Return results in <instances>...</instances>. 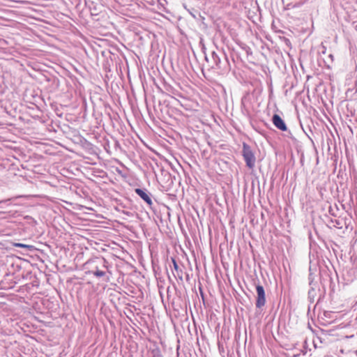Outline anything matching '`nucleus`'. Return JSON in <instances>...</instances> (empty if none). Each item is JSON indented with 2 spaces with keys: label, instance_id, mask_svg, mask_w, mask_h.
Here are the masks:
<instances>
[{
  "label": "nucleus",
  "instance_id": "f03ea898",
  "mask_svg": "<svg viewBox=\"0 0 357 357\" xmlns=\"http://www.w3.org/2000/svg\"><path fill=\"white\" fill-rule=\"evenodd\" d=\"M257 298L256 307H262L266 304V294L263 286L258 284L256 286Z\"/></svg>",
  "mask_w": 357,
  "mask_h": 357
},
{
  "label": "nucleus",
  "instance_id": "7ed1b4c3",
  "mask_svg": "<svg viewBox=\"0 0 357 357\" xmlns=\"http://www.w3.org/2000/svg\"><path fill=\"white\" fill-rule=\"evenodd\" d=\"M272 121L273 125L282 131H286L287 130V127L284 123V121L282 119L280 115L274 114L272 119Z\"/></svg>",
  "mask_w": 357,
  "mask_h": 357
},
{
  "label": "nucleus",
  "instance_id": "f257e3e1",
  "mask_svg": "<svg viewBox=\"0 0 357 357\" xmlns=\"http://www.w3.org/2000/svg\"><path fill=\"white\" fill-rule=\"evenodd\" d=\"M243 156L246 162V165L250 169L255 167V158L252 153V151L250 146L246 144H243Z\"/></svg>",
  "mask_w": 357,
  "mask_h": 357
},
{
  "label": "nucleus",
  "instance_id": "423d86ee",
  "mask_svg": "<svg viewBox=\"0 0 357 357\" xmlns=\"http://www.w3.org/2000/svg\"><path fill=\"white\" fill-rule=\"evenodd\" d=\"M92 273H93V274L94 275H96V277H102V276L105 275V271H100V270H98V269H97V270H96V271H93Z\"/></svg>",
  "mask_w": 357,
  "mask_h": 357
},
{
  "label": "nucleus",
  "instance_id": "0eeeda50",
  "mask_svg": "<svg viewBox=\"0 0 357 357\" xmlns=\"http://www.w3.org/2000/svg\"><path fill=\"white\" fill-rule=\"evenodd\" d=\"M172 261H173V266L175 270H177L178 268V266L174 259H172Z\"/></svg>",
  "mask_w": 357,
  "mask_h": 357
},
{
  "label": "nucleus",
  "instance_id": "20e7f679",
  "mask_svg": "<svg viewBox=\"0 0 357 357\" xmlns=\"http://www.w3.org/2000/svg\"><path fill=\"white\" fill-rule=\"evenodd\" d=\"M135 192L139 197H140L143 200H144L146 204H148L150 206L152 204V200L149 196V194H147L146 191L140 188H136Z\"/></svg>",
  "mask_w": 357,
  "mask_h": 357
},
{
  "label": "nucleus",
  "instance_id": "39448f33",
  "mask_svg": "<svg viewBox=\"0 0 357 357\" xmlns=\"http://www.w3.org/2000/svg\"><path fill=\"white\" fill-rule=\"evenodd\" d=\"M13 245L15 247H18V248H25L28 249L29 250H35V247L32 245H26V244L21 243H13Z\"/></svg>",
  "mask_w": 357,
  "mask_h": 357
}]
</instances>
